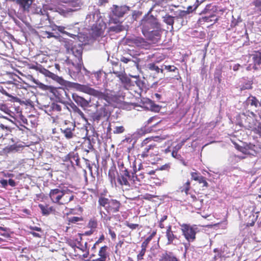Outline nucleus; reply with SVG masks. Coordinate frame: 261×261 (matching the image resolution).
Listing matches in <instances>:
<instances>
[{"mask_svg": "<svg viewBox=\"0 0 261 261\" xmlns=\"http://www.w3.org/2000/svg\"><path fill=\"white\" fill-rule=\"evenodd\" d=\"M65 47L69 53H71L73 55L72 59L68 58L67 63L68 65H71L74 68V70L69 69L70 76L72 79L77 80L79 78V75L83 68V63L82 60L83 47L80 44L70 45L65 44Z\"/></svg>", "mask_w": 261, "mask_h": 261, "instance_id": "obj_1", "label": "nucleus"}, {"mask_svg": "<svg viewBox=\"0 0 261 261\" xmlns=\"http://www.w3.org/2000/svg\"><path fill=\"white\" fill-rule=\"evenodd\" d=\"M112 9L111 22L114 23H122L121 19L123 17L128 19V22L131 24L137 18L136 11L131 9L130 7L126 5H113Z\"/></svg>", "mask_w": 261, "mask_h": 261, "instance_id": "obj_2", "label": "nucleus"}, {"mask_svg": "<svg viewBox=\"0 0 261 261\" xmlns=\"http://www.w3.org/2000/svg\"><path fill=\"white\" fill-rule=\"evenodd\" d=\"M86 21L89 23H92V27L96 31V34L100 36L105 29L106 24L101 19V16L98 11L94 10L87 14Z\"/></svg>", "mask_w": 261, "mask_h": 261, "instance_id": "obj_3", "label": "nucleus"}, {"mask_svg": "<svg viewBox=\"0 0 261 261\" xmlns=\"http://www.w3.org/2000/svg\"><path fill=\"white\" fill-rule=\"evenodd\" d=\"M98 203L99 205L103 207L109 214L118 212L121 205L120 201L118 200L104 197H99Z\"/></svg>", "mask_w": 261, "mask_h": 261, "instance_id": "obj_4", "label": "nucleus"}, {"mask_svg": "<svg viewBox=\"0 0 261 261\" xmlns=\"http://www.w3.org/2000/svg\"><path fill=\"white\" fill-rule=\"evenodd\" d=\"M33 82L39 86L40 88L43 90H47L52 93L55 97L60 99L64 96H67L66 91L64 88L59 87L56 88L51 86L45 85L37 80L34 79Z\"/></svg>", "mask_w": 261, "mask_h": 261, "instance_id": "obj_5", "label": "nucleus"}, {"mask_svg": "<svg viewBox=\"0 0 261 261\" xmlns=\"http://www.w3.org/2000/svg\"><path fill=\"white\" fill-rule=\"evenodd\" d=\"M182 234L189 242H193L196 239V234L199 230L196 225H191L187 224L180 225Z\"/></svg>", "mask_w": 261, "mask_h": 261, "instance_id": "obj_6", "label": "nucleus"}, {"mask_svg": "<svg viewBox=\"0 0 261 261\" xmlns=\"http://www.w3.org/2000/svg\"><path fill=\"white\" fill-rule=\"evenodd\" d=\"M142 33L144 35L152 29L159 28L157 20L153 16H146L142 20Z\"/></svg>", "mask_w": 261, "mask_h": 261, "instance_id": "obj_7", "label": "nucleus"}, {"mask_svg": "<svg viewBox=\"0 0 261 261\" xmlns=\"http://www.w3.org/2000/svg\"><path fill=\"white\" fill-rule=\"evenodd\" d=\"M256 114L252 111H248L246 113L242 114L241 121L239 122L240 126L244 127L246 129H250L252 127L253 124L256 119H255Z\"/></svg>", "mask_w": 261, "mask_h": 261, "instance_id": "obj_8", "label": "nucleus"}, {"mask_svg": "<svg viewBox=\"0 0 261 261\" xmlns=\"http://www.w3.org/2000/svg\"><path fill=\"white\" fill-rule=\"evenodd\" d=\"M81 6L77 1L69 2L66 5L62 7H58L56 8V11L59 12L61 15L66 16L68 13L76 11L80 9Z\"/></svg>", "mask_w": 261, "mask_h": 261, "instance_id": "obj_9", "label": "nucleus"}, {"mask_svg": "<svg viewBox=\"0 0 261 261\" xmlns=\"http://www.w3.org/2000/svg\"><path fill=\"white\" fill-rule=\"evenodd\" d=\"M146 140H144L142 143L141 148H142V152L139 155L142 158H145L148 156H153L158 154V147L154 144H149L145 145L146 144Z\"/></svg>", "mask_w": 261, "mask_h": 261, "instance_id": "obj_10", "label": "nucleus"}, {"mask_svg": "<svg viewBox=\"0 0 261 261\" xmlns=\"http://www.w3.org/2000/svg\"><path fill=\"white\" fill-rule=\"evenodd\" d=\"M127 42L134 44L136 46L142 48H147L149 44L143 38L137 36L128 37L127 38Z\"/></svg>", "mask_w": 261, "mask_h": 261, "instance_id": "obj_11", "label": "nucleus"}, {"mask_svg": "<svg viewBox=\"0 0 261 261\" xmlns=\"http://www.w3.org/2000/svg\"><path fill=\"white\" fill-rule=\"evenodd\" d=\"M91 118L93 121L98 123L99 121L108 118V112L105 108H101L92 114Z\"/></svg>", "mask_w": 261, "mask_h": 261, "instance_id": "obj_12", "label": "nucleus"}, {"mask_svg": "<svg viewBox=\"0 0 261 261\" xmlns=\"http://www.w3.org/2000/svg\"><path fill=\"white\" fill-rule=\"evenodd\" d=\"M80 73L83 75L84 74L88 76L91 77L93 80H95V81L97 82L101 81V78L102 74V72L100 70L91 73L87 69H86L85 67H83L81 72H80Z\"/></svg>", "mask_w": 261, "mask_h": 261, "instance_id": "obj_13", "label": "nucleus"}, {"mask_svg": "<svg viewBox=\"0 0 261 261\" xmlns=\"http://www.w3.org/2000/svg\"><path fill=\"white\" fill-rule=\"evenodd\" d=\"M166 237L167 239V245H176L177 244L178 239L171 230V226H169L166 230Z\"/></svg>", "mask_w": 261, "mask_h": 261, "instance_id": "obj_14", "label": "nucleus"}, {"mask_svg": "<svg viewBox=\"0 0 261 261\" xmlns=\"http://www.w3.org/2000/svg\"><path fill=\"white\" fill-rule=\"evenodd\" d=\"M72 98L78 106H81L83 108L88 107L91 102L90 99H86L76 93L72 94Z\"/></svg>", "mask_w": 261, "mask_h": 261, "instance_id": "obj_15", "label": "nucleus"}, {"mask_svg": "<svg viewBox=\"0 0 261 261\" xmlns=\"http://www.w3.org/2000/svg\"><path fill=\"white\" fill-rule=\"evenodd\" d=\"M49 195L53 202L59 203L64 196V192L59 189H55L50 190Z\"/></svg>", "mask_w": 261, "mask_h": 261, "instance_id": "obj_16", "label": "nucleus"}, {"mask_svg": "<svg viewBox=\"0 0 261 261\" xmlns=\"http://www.w3.org/2000/svg\"><path fill=\"white\" fill-rule=\"evenodd\" d=\"M241 83L240 85V89L241 91L251 89L252 88L253 81L251 79L248 77H243L240 81Z\"/></svg>", "mask_w": 261, "mask_h": 261, "instance_id": "obj_17", "label": "nucleus"}, {"mask_svg": "<svg viewBox=\"0 0 261 261\" xmlns=\"http://www.w3.org/2000/svg\"><path fill=\"white\" fill-rule=\"evenodd\" d=\"M175 21H180V25H183L185 22L184 18H186L188 14L185 10H178L174 13Z\"/></svg>", "mask_w": 261, "mask_h": 261, "instance_id": "obj_18", "label": "nucleus"}, {"mask_svg": "<svg viewBox=\"0 0 261 261\" xmlns=\"http://www.w3.org/2000/svg\"><path fill=\"white\" fill-rule=\"evenodd\" d=\"M146 35L148 36L149 38L154 41L158 40L160 39L161 35V31L160 28H157L156 29H152L151 32L147 33Z\"/></svg>", "mask_w": 261, "mask_h": 261, "instance_id": "obj_19", "label": "nucleus"}, {"mask_svg": "<svg viewBox=\"0 0 261 261\" xmlns=\"http://www.w3.org/2000/svg\"><path fill=\"white\" fill-rule=\"evenodd\" d=\"M122 23L119 22L117 23H114L115 25H112L109 28V31L112 32H114L115 33H120L123 31L126 30L128 28V25L126 24L125 25L121 24Z\"/></svg>", "mask_w": 261, "mask_h": 261, "instance_id": "obj_20", "label": "nucleus"}, {"mask_svg": "<svg viewBox=\"0 0 261 261\" xmlns=\"http://www.w3.org/2000/svg\"><path fill=\"white\" fill-rule=\"evenodd\" d=\"M159 261H178L172 252H165L162 253Z\"/></svg>", "mask_w": 261, "mask_h": 261, "instance_id": "obj_21", "label": "nucleus"}, {"mask_svg": "<svg viewBox=\"0 0 261 261\" xmlns=\"http://www.w3.org/2000/svg\"><path fill=\"white\" fill-rule=\"evenodd\" d=\"M16 2L22 8L23 11H28L32 4V0H16Z\"/></svg>", "mask_w": 261, "mask_h": 261, "instance_id": "obj_22", "label": "nucleus"}, {"mask_svg": "<svg viewBox=\"0 0 261 261\" xmlns=\"http://www.w3.org/2000/svg\"><path fill=\"white\" fill-rule=\"evenodd\" d=\"M70 112H73L78 114L82 118L86 119L83 112L72 101L69 102Z\"/></svg>", "mask_w": 261, "mask_h": 261, "instance_id": "obj_23", "label": "nucleus"}, {"mask_svg": "<svg viewBox=\"0 0 261 261\" xmlns=\"http://www.w3.org/2000/svg\"><path fill=\"white\" fill-rule=\"evenodd\" d=\"M72 128L71 127H67L65 129L61 128V132L67 139L72 138L73 136L72 132L74 130L75 125L72 124Z\"/></svg>", "mask_w": 261, "mask_h": 261, "instance_id": "obj_24", "label": "nucleus"}, {"mask_svg": "<svg viewBox=\"0 0 261 261\" xmlns=\"http://www.w3.org/2000/svg\"><path fill=\"white\" fill-rule=\"evenodd\" d=\"M245 103L246 105H250L257 108V103H259V100L255 96L251 95L247 98Z\"/></svg>", "mask_w": 261, "mask_h": 261, "instance_id": "obj_25", "label": "nucleus"}, {"mask_svg": "<svg viewBox=\"0 0 261 261\" xmlns=\"http://www.w3.org/2000/svg\"><path fill=\"white\" fill-rule=\"evenodd\" d=\"M252 125L253 127L250 128L249 129L251 130L259 137H261V122L256 120Z\"/></svg>", "mask_w": 261, "mask_h": 261, "instance_id": "obj_26", "label": "nucleus"}, {"mask_svg": "<svg viewBox=\"0 0 261 261\" xmlns=\"http://www.w3.org/2000/svg\"><path fill=\"white\" fill-rule=\"evenodd\" d=\"M258 218V215L257 213L252 214L249 216L248 222L245 225V228L253 226L254 225L255 222L257 220Z\"/></svg>", "mask_w": 261, "mask_h": 261, "instance_id": "obj_27", "label": "nucleus"}, {"mask_svg": "<svg viewBox=\"0 0 261 261\" xmlns=\"http://www.w3.org/2000/svg\"><path fill=\"white\" fill-rule=\"evenodd\" d=\"M117 67V63L115 64H113V66L112 69L110 70V73H113L116 75L117 77L120 79V77L122 76V75L124 73L125 71L124 70H122L120 68V70H116V67Z\"/></svg>", "mask_w": 261, "mask_h": 261, "instance_id": "obj_28", "label": "nucleus"}, {"mask_svg": "<svg viewBox=\"0 0 261 261\" xmlns=\"http://www.w3.org/2000/svg\"><path fill=\"white\" fill-rule=\"evenodd\" d=\"M203 2V1L199 2L196 0L195 3L192 6H189L187 7V10H185L188 15L195 11L198 6Z\"/></svg>", "mask_w": 261, "mask_h": 261, "instance_id": "obj_29", "label": "nucleus"}, {"mask_svg": "<svg viewBox=\"0 0 261 261\" xmlns=\"http://www.w3.org/2000/svg\"><path fill=\"white\" fill-rule=\"evenodd\" d=\"M140 61V59L135 56H132L130 58L127 64L131 67L139 66V63Z\"/></svg>", "mask_w": 261, "mask_h": 261, "instance_id": "obj_30", "label": "nucleus"}, {"mask_svg": "<svg viewBox=\"0 0 261 261\" xmlns=\"http://www.w3.org/2000/svg\"><path fill=\"white\" fill-rule=\"evenodd\" d=\"M39 207L41 211L42 214L44 216L48 215L53 211V208L51 207H49L47 205H44L40 204L39 205Z\"/></svg>", "mask_w": 261, "mask_h": 261, "instance_id": "obj_31", "label": "nucleus"}, {"mask_svg": "<svg viewBox=\"0 0 261 261\" xmlns=\"http://www.w3.org/2000/svg\"><path fill=\"white\" fill-rule=\"evenodd\" d=\"M119 80L124 86H131L132 85L131 79L128 76H127L125 72L120 77Z\"/></svg>", "mask_w": 261, "mask_h": 261, "instance_id": "obj_32", "label": "nucleus"}, {"mask_svg": "<svg viewBox=\"0 0 261 261\" xmlns=\"http://www.w3.org/2000/svg\"><path fill=\"white\" fill-rule=\"evenodd\" d=\"M34 13L41 15L42 16H45L47 18V11L44 8H42L40 7H37L34 11Z\"/></svg>", "mask_w": 261, "mask_h": 261, "instance_id": "obj_33", "label": "nucleus"}, {"mask_svg": "<svg viewBox=\"0 0 261 261\" xmlns=\"http://www.w3.org/2000/svg\"><path fill=\"white\" fill-rule=\"evenodd\" d=\"M164 22L167 23L168 25H171L172 28H173V25L175 21V19L174 16H172L169 15H166L165 16L163 17Z\"/></svg>", "mask_w": 261, "mask_h": 261, "instance_id": "obj_34", "label": "nucleus"}, {"mask_svg": "<svg viewBox=\"0 0 261 261\" xmlns=\"http://www.w3.org/2000/svg\"><path fill=\"white\" fill-rule=\"evenodd\" d=\"M120 174L124 175V176L126 177L129 180H133L134 182L135 181V179H134V173L133 172L132 174H130L126 169L121 170V171H120Z\"/></svg>", "mask_w": 261, "mask_h": 261, "instance_id": "obj_35", "label": "nucleus"}, {"mask_svg": "<svg viewBox=\"0 0 261 261\" xmlns=\"http://www.w3.org/2000/svg\"><path fill=\"white\" fill-rule=\"evenodd\" d=\"M156 234V231H153L151 234L141 244V248L146 249L148 244L152 239L153 237Z\"/></svg>", "mask_w": 261, "mask_h": 261, "instance_id": "obj_36", "label": "nucleus"}, {"mask_svg": "<svg viewBox=\"0 0 261 261\" xmlns=\"http://www.w3.org/2000/svg\"><path fill=\"white\" fill-rule=\"evenodd\" d=\"M147 67L150 70L155 71L157 73H159V72H163V69H160L154 63L148 64Z\"/></svg>", "mask_w": 261, "mask_h": 261, "instance_id": "obj_37", "label": "nucleus"}, {"mask_svg": "<svg viewBox=\"0 0 261 261\" xmlns=\"http://www.w3.org/2000/svg\"><path fill=\"white\" fill-rule=\"evenodd\" d=\"M49 111H58L60 112L62 110V108L61 105H58L55 102H53L50 106H48Z\"/></svg>", "mask_w": 261, "mask_h": 261, "instance_id": "obj_38", "label": "nucleus"}, {"mask_svg": "<svg viewBox=\"0 0 261 261\" xmlns=\"http://www.w3.org/2000/svg\"><path fill=\"white\" fill-rule=\"evenodd\" d=\"M89 94L93 95L95 96L98 97L99 98H104L105 99L106 95L105 94L102 93L101 92H99L97 90H96L93 88L90 89Z\"/></svg>", "mask_w": 261, "mask_h": 261, "instance_id": "obj_39", "label": "nucleus"}, {"mask_svg": "<svg viewBox=\"0 0 261 261\" xmlns=\"http://www.w3.org/2000/svg\"><path fill=\"white\" fill-rule=\"evenodd\" d=\"M69 158H71V161L73 162V161L75 162V164L77 166H79L80 165V158L77 153H75L74 152H71L69 153Z\"/></svg>", "mask_w": 261, "mask_h": 261, "instance_id": "obj_40", "label": "nucleus"}, {"mask_svg": "<svg viewBox=\"0 0 261 261\" xmlns=\"http://www.w3.org/2000/svg\"><path fill=\"white\" fill-rule=\"evenodd\" d=\"M222 71L220 69L216 68L214 73V80L219 83L221 82Z\"/></svg>", "mask_w": 261, "mask_h": 261, "instance_id": "obj_41", "label": "nucleus"}, {"mask_svg": "<svg viewBox=\"0 0 261 261\" xmlns=\"http://www.w3.org/2000/svg\"><path fill=\"white\" fill-rule=\"evenodd\" d=\"M128 180V179L122 174H120V175L118 176V181L121 185L129 186V184Z\"/></svg>", "mask_w": 261, "mask_h": 261, "instance_id": "obj_42", "label": "nucleus"}, {"mask_svg": "<svg viewBox=\"0 0 261 261\" xmlns=\"http://www.w3.org/2000/svg\"><path fill=\"white\" fill-rule=\"evenodd\" d=\"M108 249V247L107 246H104L101 247L99 251L98 255L100 257H102L105 259L107 258V250Z\"/></svg>", "mask_w": 261, "mask_h": 261, "instance_id": "obj_43", "label": "nucleus"}, {"mask_svg": "<svg viewBox=\"0 0 261 261\" xmlns=\"http://www.w3.org/2000/svg\"><path fill=\"white\" fill-rule=\"evenodd\" d=\"M152 100L147 98H143L141 100V103L142 105V107L148 109V107L152 103Z\"/></svg>", "mask_w": 261, "mask_h": 261, "instance_id": "obj_44", "label": "nucleus"}, {"mask_svg": "<svg viewBox=\"0 0 261 261\" xmlns=\"http://www.w3.org/2000/svg\"><path fill=\"white\" fill-rule=\"evenodd\" d=\"M253 61L255 65H261V53L254 55L253 56Z\"/></svg>", "mask_w": 261, "mask_h": 261, "instance_id": "obj_45", "label": "nucleus"}, {"mask_svg": "<svg viewBox=\"0 0 261 261\" xmlns=\"http://www.w3.org/2000/svg\"><path fill=\"white\" fill-rule=\"evenodd\" d=\"M148 110H150L151 111L158 112L160 110V107L159 105L155 104L152 101V103L150 104L149 107H148Z\"/></svg>", "mask_w": 261, "mask_h": 261, "instance_id": "obj_46", "label": "nucleus"}, {"mask_svg": "<svg viewBox=\"0 0 261 261\" xmlns=\"http://www.w3.org/2000/svg\"><path fill=\"white\" fill-rule=\"evenodd\" d=\"M125 129L123 126H115L114 128V134H121L124 132Z\"/></svg>", "mask_w": 261, "mask_h": 261, "instance_id": "obj_47", "label": "nucleus"}, {"mask_svg": "<svg viewBox=\"0 0 261 261\" xmlns=\"http://www.w3.org/2000/svg\"><path fill=\"white\" fill-rule=\"evenodd\" d=\"M78 86L79 87V89L80 91L88 94L89 93L91 88L85 85H78Z\"/></svg>", "mask_w": 261, "mask_h": 261, "instance_id": "obj_48", "label": "nucleus"}, {"mask_svg": "<svg viewBox=\"0 0 261 261\" xmlns=\"http://www.w3.org/2000/svg\"><path fill=\"white\" fill-rule=\"evenodd\" d=\"M42 72L46 76H48L49 77L53 79L54 77L55 76V74L52 73L51 72L49 71L48 70H47L45 68L43 69L42 71Z\"/></svg>", "mask_w": 261, "mask_h": 261, "instance_id": "obj_49", "label": "nucleus"}, {"mask_svg": "<svg viewBox=\"0 0 261 261\" xmlns=\"http://www.w3.org/2000/svg\"><path fill=\"white\" fill-rule=\"evenodd\" d=\"M190 187V181L188 180L184 185L183 189L182 191H184L187 194H188Z\"/></svg>", "mask_w": 261, "mask_h": 261, "instance_id": "obj_50", "label": "nucleus"}, {"mask_svg": "<svg viewBox=\"0 0 261 261\" xmlns=\"http://www.w3.org/2000/svg\"><path fill=\"white\" fill-rule=\"evenodd\" d=\"M59 101L60 102H61L63 105V107H62V110H63V111L68 110L69 112H70V109L68 107V106H69V102L64 101H62V100H59Z\"/></svg>", "mask_w": 261, "mask_h": 261, "instance_id": "obj_51", "label": "nucleus"}, {"mask_svg": "<svg viewBox=\"0 0 261 261\" xmlns=\"http://www.w3.org/2000/svg\"><path fill=\"white\" fill-rule=\"evenodd\" d=\"M198 181L200 184L202 183L203 184V187H208V184L207 182V181H206L205 178L202 176L200 175V177H199V180H198Z\"/></svg>", "mask_w": 261, "mask_h": 261, "instance_id": "obj_52", "label": "nucleus"}, {"mask_svg": "<svg viewBox=\"0 0 261 261\" xmlns=\"http://www.w3.org/2000/svg\"><path fill=\"white\" fill-rule=\"evenodd\" d=\"M146 252V249L142 248L141 250L137 255L138 261L142 260Z\"/></svg>", "mask_w": 261, "mask_h": 261, "instance_id": "obj_53", "label": "nucleus"}, {"mask_svg": "<svg viewBox=\"0 0 261 261\" xmlns=\"http://www.w3.org/2000/svg\"><path fill=\"white\" fill-rule=\"evenodd\" d=\"M97 224L96 221L94 220H90L88 223V227L91 228V229L95 228L97 227Z\"/></svg>", "mask_w": 261, "mask_h": 261, "instance_id": "obj_54", "label": "nucleus"}, {"mask_svg": "<svg viewBox=\"0 0 261 261\" xmlns=\"http://www.w3.org/2000/svg\"><path fill=\"white\" fill-rule=\"evenodd\" d=\"M132 56H127V55H125V56H122L121 58H120V61L123 62V63H125V64H127L128 62H129L130 58L132 57Z\"/></svg>", "mask_w": 261, "mask_h": 261, "instance_id": "obj_55", "label": "nucleus"}, {"mask_svg": "<svg viewBox=\"0 0 261 261\" xmlns=\"http://www.w3.org/2000/svg\"><path fill=\"white\" fill-rule=\"evenodd\" d=\"M0 127L2 129L5 131V135H7L11 132V129L10 127L5 126V125L3 124H0Z\"/></svg>", "mask_w": 261, "mask_h": 261, "instance_id": "obj_56", "label": "nucleus"}, {"mask_svg": "<svg viewBox=\"0 0 261 261\" xmlns=\"http://www.w3.org/2000/svg\"><path fill=\"white\" fill-rule=\"evenodd\" d=\"M81 220H82V218L74 216L69 218V222L72 223H75Z\"/></svg>", "mask_w": 261, "mask_h": 261, "instance_id": "obj_57", "label": "nucleus"}, {"mask_svg": "<svg viewBox=\"0 0 261 261\" xmlns=\"http://www.w3.org/2000/svg\"><path fill=\"white\" fill-rule=\"evenodd\" d=\"M53 80L56 81L61 85H64L65 83V81L64 80H63L61 77L58 76L56 74H55V76L54 77Z\"/></svg>", "mask_w": 261, "mask_h": 261, "instance_id": "obj_58", "label": "nucleus"}, {"mask_svg": "<svg viewBox=\"0 0 261 261\" xmlns=\"http://www.w3.org/2000/svg\"><path fill=\"white\" fill-rule=\"evenodd\" d=\"M165 69L169 71L174 72L177 70V68L173 65H165Z\"/></svg>", "mask_w": 261, "mask_h": 261, "instance_id": "obj_59", "label": "nucleus"}, {"mask_svg": "<svg viewBox=\"0 0 261 261\" xmlns=\"http://www.w3.org/2000/svg\"><path fill=\"white\" fill-rule=\"evenodd\" d=\"M172 156L173 158H174L176 159H178V160H179L181 157V155L178 153V152L176 150H173L172 151Z\"/></svg>", "mask_w": 261, "mask_h": 261, "instance_id": "obj_60", "label": "nucleus"}, {"mask_svg": "<svg viewBox=\"0 0 261 261\" xmlns=\"http://www.w3.org/2000/svg\"><path fill=\"white\" fill-rule=\"evenodd\" d=\"M191 175L192 179L196 181H198V180H199V177H200V176L199 175L198 173L197 172H192L191 173Z\"/></svg>", "mask_w": 261, "mask_h": 261, "instance_id": "obj_61", "label": "nucleus"}, {"mask_svg": "<svg viewBox=\"0 0 261 261\" xmlns=\"http://www.w3.org/2000/svg\"><path fill=\"white\" fill-rule=\"evenodd\" d=\"M118 166L119 168L120 172L121 171V170H124V169H126L124 167L123 162L122 160H119L117 162Z\"/></svg>", "mask_w": 261, "mask_h": 261, "instance_id": "obj_62", "label": "nucleus"}, {"mask_svg": "<svg viewBox=\"0 0 261 261\" xmlns=\"http://www.w3.org/2000/svg\"><path fill=\"white\" fill-rule=\"evenodd\" d=\"M126 226L132 229H135L137 228V227H138L139 225L137 224L129 223L127 222Z\"/></svg>", "mask_w": 261, "mask_h": 261, "instance_id": "obj_63", "label": "nucleus"}, {"mask_svg": "<svg viewBox=\"0 0 261 261\" xmlns=\"http://www.w3.org/2000/svg\"><path fill=\"white\" fill-rule=\"evenodd\" d=\"M30 228L32 230L37 231L38 232H41V233H43V231L40 227L37 226H30Z\"/></svg>", "mask_w": 261, "mask_h": 261, "instance_id": "obj_64", "label": "nucleus"}]
</instances>
